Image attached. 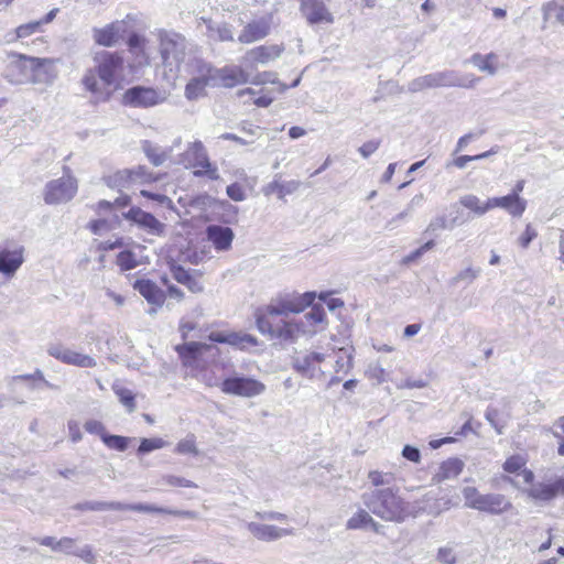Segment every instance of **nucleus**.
<instances>
[{
	"mask_svg": "<svg viewBox=\"0 0 564 564\" xmlns=\"http://www.w3.org/2000/svg\"><path fill=\"white\" fill-rule=\"evenodd\" d=\"M437 87H440L438 79H437V73H432V74H427V75L417 77L409 84V90H411L413 93L420 91V90H423L426 88H437Z\"/></svg>",
	"mask_w": 564,
	"mask_h": 564,
	"instance_id": "obj_47",
	"label": "nucleus"
},
{
	"mask_svg": "<svg viewBox=\"0 0 564 564\" xmlns=\"http://www.w3.org/2000/svg\"><path fill=\"white\" fill-rule=\"evenodd\" d=\"M123 216L150 235L162 236L164 234L165 225L158 220L152 214L139 207L130 208Z\"/></svg>",
	"mask_w": 564,
	"mask_h": 564,
	"instance_id": "obj_21",
	"label": "nucleus"
},
{
	"mask_svg": "<svg viewBox=\"0 0 564 564\" xmlns=\"http://www.w3.org/2000/svg\"><path fill=\"white\" fill-rule=\"evenodd\" d=\"M134 22L135 18L128 14L122 20L113 21L102 28H95L93 30V39L99 45L113 46L129 32Z\"/></svg>",
	"mask_w": 564,
	"mask_h": 564,
	"instance_id": "obj_13",
	"label": "nucleus"
},
{
	"mask_svg": "<svg viewBox=\"0 0 564 564\" xmlns=\"http://www.w3.org/2000/svg\"><path fill=\"white\" fill-rule=\"evenodd\" d=\"M462 206L473 212L476 216H482L492 209L491 197L482 202L478 196L468 194L460 197Z\"/></svg>",
	"mask_w": 564,
	"mask_h": 564,
	"instance_id": "obj_41",
	"label": "nucleus"
},
{
	"mask_svg": "<svg viewBox=\"0 0 564 564\" xmlns=\"http://www.w3.org/2000/svg\"><path fill=\"white\" fill-rule=\"evenodd\" d=\"M82 511H108V510H119L121 507V502L118 501H86L84 503H79L76 507Z\"/></svg>",
	"mask_w": 564,
	"mask_h": 564,
	"instance_id": "obj_48",
	"label": "nucleus"
},
{
	"mask_svg": "<svg viewBox=\"0 0 564 564\" xmlns=\"http://www.w3.org/2000/svg\"><path fill=\"white\" fill-rule=\"evenodd\" d=\"M284 47L282 45H260L249 50L243 56V62L250 65L267 64L278 58Z\"/></svg>",
	"mask_w": 564,
	"mask_h": 564,
	"instance_id": "obj_27",
	"label": "nucleus"
},
{
	"mask_svg": "<svg viewBox=\"0 0 564 564\" xmlns=\"http://www.w3.org/2000/svg\"><path fill=\"white\" fill-rule=\"evenodd\" d=\"M544 23H554L564 26V0H551L542 8Z\"/></svg>",
	"mask_w": 564,
	"mask_h": 564,
	"instance_id": "obj_38",
	"label": "nucleus"
},
{
	"mask_svg": "<svg viewBox=\"0 0 564 564\" xmlns=\"http://www.w3.org/2000/svg\"><path fill=\"white\" fill-rule=\"evenodd\" d=\"M267 386L254 377L237 372L223 380L221 392L228 395L252 399L262 395Z\"/></svg>",
	"mask_w": 564,
	"mask_h": 564,
	"instance_id": "obj_11",
	"label": "nucleus"
},
{
	"mask_svg": "<svg viewBox=\"0 0 564 564\" xmlns=\"http://www.w3.org/2000/svg\"><path fill=\"white\" fill-rule=\"evenodd\" d=\"M329 358L330 355L325 351L305 349L294 355L292 368L306 379L321 381L326 377Z\"/></svg>",
	"mask_w": 564,
	"mask_h": 564,
	"instance_id": "obj_6",
	"label": "nucleus"
},
{
	"mask_svg": "<svg viewBox=\"0 0 564 564\" xmlns=\"http://www.w3.org/2000/svg\"><path fill=\"white\" fill-rule=\"evenodd\" d=\"M174 163L183 165L185 169H194V175L196 176L206 175L210 180H218L219 177L217 167L210 163L204 144L198 140L188 143Z\"/></svg>",
	"mask_w": 564,
	"mask_h": 564,
	"instance_id": "obj_7",
	"label": "nucleus"
},
{
	"mask_svg": "<svg viewBox=\"0 0 564 564\" xmlns=\"http://www.w3.org/2000/svg\"><path fill=\"white\" fill-rule=\"evenodd\" d=\"M368 479L375 487H380L390 485L393 480V477L391 474L382 473L379 470H371L368 474Z\"/></svg>",
	"mask_w": 564,
	"mask_h": 564,
	"instance_id": "obj_58",
	"label": "nucleus"
},
{
	"mask_svg": "<svg viewBox=\"0 0 564 564\" xmlns=\"http://www.w3.org/2000/svg\"><path fill=\"white\" fill-rule=\"evenodd\" d=\"M208 338L212 341L228 344L240 349L258 345V339L254 336L239 332L215 330L210 332Z\"/></svg>",
	"mask_w": 564,
	"mask_h": 564,
	"instance_id": "obj_24",
	"label": "nucleus"
},
{
	"mask_svg": "<svg viewBox=\"0 0 564 564\" xmlns=\"http://www.w3.org/2000/svg\"><path fill=\"white\" fill-rule=\"evenodd\" d=\"M212 74L216 86L235 87L239 84L249 82V75L242 67L237 65H229L223 68H215L212 66Z\"/></svg>",
	"mask_w": 564,
	"mask_h": 564,
	"instance_id": "obj_20",
	"label": "nucleus"
},
{
	"mask_svg": "<svg viewBox=\"0 0 564 564\" xmlns=\"http://www.w3.org/2000/svg\"><path fill=\"white\" fill-rule=\"evenodd\" d=\"M172 276L178 282L187 286V289L193 293H200L204 290V286L199 279L189 274L183 267L177 265L175 263L171 264Z\"/></svg>",
	"mask_w": 564,
	"mask_h": 564,
	"instance_id": "obj_39",
	"label": "nucleus"
},
{
	"mask_svg": "<svg viewBox=\"0 0 564 564\" xmlns=\"http://www.w3.org/2000/svg\"><path fill=\"white\" fill-rule=\"evenodd\" d=\"M457 506L451 497H442L434 506L429 509V513L440 516L442 512L449 510Z\"/></svg>",
	"mask_w": 564,
	"mask_h": 564,
	"instance_id": "obj_59",
	"label": "nucleus"
},
{
	"mask_svg": "<svg viewBox=\"0 0 564 564\" xmlns=\"http://www.w3.org/2000/svg\"><path fill=\"white\" fill-rule=\"evenodd\" d=\"M166 100V94L153 87L134 86L127 89L122 96L126 106L148 108L160 105Z\"/></svg>",
	"mask_w": 564,
	"mask_h": 564,
	"instance_id": "obj_14",
	"label": "nucleus"
},
{
	"mask_svg": "<svg viewBox=\"0 0 564 564\" xmlns=\"http://www.w3.org/2000/svg\"><path fill=\"white\" fill-rule=\"evenodd\" d=\"M448 227L451 226L444 215L435 216L429 223L424 234L429 236H436L438 231L447 229Z\"/></svg>",
	"mask_w": 564,
	"mask_h": 564,
	"instance_id": "obj_54",
	"label": "nucleus"
},
{
	"mask_svg": "<svg viewBox=\"0 0 564 564\" xmlns=\"http://www.w3.org/2000/svg\"><path fill=\"white\" fill-rule=\"evenodd\" d=\"M96 210L100 217L88 224V228L95 235H104L119 225L120 218L116 214L111 203L101 200L97 204Z\"/></svg>",
	"mask_w": 564,
	"mask_h": 564,
	"instance_id": "obj_18",
	"label": "nucleus"
},
{
	"mask_svg": "<svg viewBox=\"0 0 564 564\" xmlns=\"http://www.w3.org/2000/svg\"><path fill=\"white\" fill-rule=\"evenodd\" d=\"M129 441L130 438L128 437H124V436H119V435H106L104 436V443L109 447V448H112V449H117V451H120V452H123L127 449L128 445H129Z\"/></svg>",
	"mask_w": 564,
	"mask_h": 564,
	"instance_id": "obj_56",
	"label": "nucleus"
},
{
	"mask_svg": "<svg viewBox=\"0 0 564 564\" xmlns=\"http://www.w3.org/2000/svg\"><path fill=\"white\" fill-rule=\"evenodd\" d=\"M204 22L206 24V35L213 40V41H219V42H226V41H232L234 34L230 29V25L227 23H216L212 20H205Z\"/></svg>",
	"mask_w": 564,
	"mask_h": 564,
	"instance_id": "obj_40",
	"label": "nucleus"
},
{
	"mask_svg": "<svg viewBox=\"0 0 564 564\" xmlns=\"http://www.w3.org/2000/svg\"><path fill=\"white\" fill-rule=\"evenodd\" d=\"M25 261V248L14 241L0 245V275L11 280Z\"/></svg>",
	"mask_w": 564,
	"mask_h": 564,
	"instance_id": "obj_12",
	"label": "nucleus"
},
{
	"mask_svg": "<svg viewBox=\"0 0 564 564\" xmlns=\"http://www.w3.org/2000/svg\"><path fill=\"white\" fill-rule=\"evenodd\" d=\"M133 289L137 290L149 304L154 305L155 307H161L165 301L164 291L151 280H137L133 283Z\"/></svg>",
	"mask_w": 564,
	"mask_h": 564,
	"instance_id": "obj_33",
	"label": "nucleus"
},
{
	"mask_svg": "<svg viewBox=\"0 0 564 564\" xmlns=\"http://www.w3.org/2000/svg\"><path fill=\"white\" fill-rule=\"evenodd\" d=\"M301 10L310 24L333 23L334 19L321 0H303Z\"/></svg>",
	"mask_w": 564,
	"mask_h": 564,
	"instance_id": "obj_25",
	"label": "nucleus"
},
{
	"mask_svg": "<svg viewBox=\"0 0 564 564\" xmlns=\"http://www.w3.org/2000/svg\"><path fill=\"white\" fill-rule=\"evenodd\" d=\"M206 236L217 251H228L235 237L231 228L219 225L208 226Z\"/></svg>",
	"mask_w": 564,
	"mask_h": 564,
	"instance_id": "obj_29",
	"label": "nucleus"
},
{
	"mask_svg": "<svg viewBox=\"0 0 564 564\" xmlns=\"http://www.w3.org/2000/svg\"><path fill=\"white\" fill-rule=\"evenodd\" d=\"M119 510H131V511H138V512H147V513H164V514H174V516H182L187 518H194L195 514L192 511H178V510H171L167 508L156 507L154 505H148V503H122Z\"/></svg>",
	"mask_w": 564,
	"mask_h": 564,
	"instance_id": "obj_37",
	"label": "nucleus"
},
{
	"mask_svg": "<svg viewBox=\"0 0 564 564\" xmlns=\"http://www.w3.org/2000/svg\"><path fill=\"white\" fill-rule=\"evenodd\" d=\"M186 66L191 79L185 86V97L188 100H197L206 96L207 87H215L212 65L202 59H193Z\"/></svg>",
	"mask_w": 564,
	"mask_h": 564,
	"instance_id": "obj_10",
	"label": "nucleus"
},
{
	"mask_svg": "<svg viewBox=\"0 0 564 564\" xmlns=\"http://www.w3.org/2000/svg\"><path fill=\"white\" fill-rule=\"evenodd\" d=\"M480 268L467 267L456 274L455 281L471 283L480 275Z\"/></svg>",
	"mask_w": 564,
	"mask_h": 564,
	"instance_id": "obj_61",
	"label": "nucleus"
},
{
	"mask_svg": "<svg viewBox=\"0 0 564 564\" xmlns=\"http://www.w3.org/2000/svg\"><path fill=\"white\" fill-rule=\"evenodd\" d=\"M328 325L325 310L322 305H314L307 313L299 318H291L289 343H295L301 336L313 337L326 329Z\"/></svg>",
	"mask_w": 564,
	"mask_h": 564,
	"instance_id": "obj_8",
	"label": "nucleus"
},
{
	"mask_svg": "<svg viewBox=\"0 0 564 564\" xmlns=\"http://www.w3.org/2000/svg\"><path fill=\"white\" fill-rule=\"evenodd\" d=\"M7 59L1 75L2 78L12 86L26 84H43L50 86L57 78L56 58L9 52Z\"/></svg>",
	"mask_w": 564,
	"mask_h": 564,
	"instance_id": "obj_2",
	"label": "nucleus"
},
{
	"mask_svg": "<svg viewBox=\"0 0 564 564\" xmlns=\"http://www.w3.org/2000/svg\"><path fill=\"white\" fill-rule=\"evenodd\" d=\"M116 177L120 185H143L155 182L156 176L153 175L145 166H137L131 170H123L116 174Z\"/></svg>",
	"mask_w": 564,
	"mask_h": 564,
	"instance_id": "obj_28",
	"label": "nucleus"
},
{
	"mask_svg": "<svg viewBox=\"0 0 564 564\" xmlns=\"http://www.w3.org/2000/svg\"><path fill=\"white\" fill-rule=\"evenodd\" d=\"M95 61L98 76L105 84L111 85L121 76L124 61L118 53L102 52Z\"/></svg>",
	"mask_w": 564,
	"mask_h": 564,
	"instance_id": "obj_16",
	"label": "nucleus"
},
{
	"mask_svg": "<svg viewBox=\"0 0 564 564\" xmlns=\"http://www.w3.org/2000/svg\"><path fill=\"white\" fill-rule=\"evenodd\" d=\"M43 29L40 25L39 21H31L24 24L19 25L14 29L13 33H10L8 36V42H14L18 40L26 39L35 33L42 32Z\"/></svg>",
	"mask_w": 564,
	"mask_h": 564,
	"instance_id": "obj_45",
	"label": "nucleus"
},
{
	"mask_svg": "<svg viewBox=\"0 0 564 564\" xmlns=\"http://www.w3.org/2000/svg\"><path fill=\"white\" fill-rule=\"evenodd\" d=\"M314 300L313 292H286L275 295L268 304L256 310L257 329L270 340L289 343L291 318L288 315L302 313Z\"/></svg>",
	"mask_w": 564,
	"mask_h": 564,
	"instance_id": "obj_1",
	"label": "nucleus"
},
{
	"mask_svg": "<svg viewBox=\"0 0 564 564\" xmlns=\"http://www.w3.org/2000/svg\"><path fill=\"white\" fill-rule=\"evenodd\" d=\"M19 381H42L47 388H53V386L45 380L43 371L40 369H36L33 373L18 375L9 378L10 383H15Z\"/></svg>",
	"mask_w": 564,
	"mask_h": 564,
	"instance_id": "obj_55",
	"label": "nucleus"
},
{
	"mask_svg": "<svg viewBox=\"0 0 564 564\" xmlns=\"http://www.w3.org/2000/svg\"><path fill=\"white\" fill-rule=\"evenodd\" d=\"M128 48L132 56L130 66L133 70L149 66L151 64V53L147 37L137 33L131 34L128 40Z\"/></svg>",
	"mask_w": 564,
	"mask_h": 564,
	"instance_id": "obj_19",
	"label": "nucleus"
},
{
	"mask_svg": "<svg viewBox=\"0 0 564 564\" xmlns=\"http://www.w3.org/2000/svg\"><path fill=\"white\" fill-rule=\"evenodd\" d=\"M536 236L535 229L531 225H527L524 231L518 238V243L521 248L527 249Z\"/></svg>",
	"mask_w": 564,
	"mask_h": 564,
	"instance_id": "obj_63",
	"label": "nucleus"
},
{
	"mask_svg": "<svg viewBox=\"0 0 564 564\" xmlns=\"http://www.w3.org/2000/svg\"><path fill=\"white\" fill-rule=\"evenodd\" d=\"M117 263L122 270H130L137 265L134 256L129 251H122L117 257Z\"/></svg>",
	"mask_w": 564,
	"mask_h": 564,
	"instance_id": "obj_62",
	"label": "nucleus"
},
{
	"mask_svg": "<svg viewBox=\"0 0 564 564\" xmlns=\"http://www.w3.org/2000/svg\"><path fill=\"white\" fill-rule=\"evenodd\" d=\"M182 143V138L177 137L173 140V143L170 148H161L160 145L144 140L142 141L141 148L148 158V160L154 165L160 166L164 164L167 160L171 159V154L175 148H178Z\"/></svg>",
	"mask_w": 564,
	"mask_h": 564,
	"instance_id": "obj_26",
	"label": "nucleus"
},
{
	"mask_svg": "<svg viewBox=\"0 0 564 564\" xmlns=\"http://www.w3.org/2000/svg\"><path fill=\"white\" fill-rule=\"evenodd\" d=\"M495 153H497V149L492 148L491 150L477 155H460L454 160V165L458 169H464L468 162L481 160Z\"/></svg>",
	"mask_w": 564,
	"mask_h": 564,
	"instance_id": "obj_57",
	"label": "nucleus"
},
{
	"mask_svg": "<svg viewBox=\"0 0 564 564\" xmlns=\"http://www.w3.org/2000/svg\"><path fill=\"white\" fill-rule=\"evenodd\" d=\"M527 457L521 454L512 455L503 463V470L509 474H514L522 477L524 484H531L533 480V473L527 467Z\"/></svg>",
	"mask_w": 564,
	"mask_h": 564,
	"instance_id": "obj_35",
	"label": "nucleus"
},
{
	"mask_svg": "<svg viewBox=\"0 0 564 564\" xmlns=\"http://www.w3.org/2000/svg\"><path fill=\"white\" fill-rule=\"evenodd\" d=\"M494 208H501L512 217H521L527 209V200L517 194H508L501 197H491Z\"/></svg>",
	"mask_w": 564,
	"mask_h": 564,
	"instance_id": "obj_30",
	"label": "nucleus"
},
{
	"mask_svg": "<svg viewBox=\"0 0 564 564\" xmlns=\"http://www.w3.org/2000/svg\"><path fill=\"white\" fill-rule=\"evenodd\" d=\"M247 530L260 541H275L284 536L293 535L292 528H279L272 524L251 521L247 523Z\"/></svg>",
	"mask_w": 564,
	"mask_h": 564,
	"instance_id": "obj_23",
	"label": "nucleus"
},
{
	"mask_svg": "<svg viewBox=\"0 0 564 564\" xmlns=\"http://www.w3.org/2000/svg\"><path fill=\"white\" fill-rule=\"evenodd\" d=\"M63 176L47 182L43 199L47 205H61L72 200L78 191V181L68 166L63 167Z\"/></svg>",
	"mask_w": 564,
	"mask_h": 564,
	"instance_id": "obj_9",
	"label": "nucleus"
},
{
	"mask_svg": "<svg viewBox=\"0 0 564 564\" xmlns=\"http://www.w3.org/2000/svg\"><path fill=\"white\" fill-rule=\"evenodd\" d=\"M162 481L169 486L173 487H184V488H196V484L192 480H188L184 477L175 476V475H165L162 477Z\"/></svg>",
	"mask_w": 564,
	"mask_h": 564,
	"instance_id": "obj_60",
	"label": "nucleus"
},
{
	"mask_svg": "<svg viewBox=\"0 0 564 564\" xmlns=\"http://www.w3.org/2000/svg\"><path fill=\"white\" fill-rule=\"evenodd\" d=\"M440 87L474 88L479 78L473 74L462 75L455 70L437 72Z\"/></svg>",
	"mask_w": 564,
	"mask_h": 564,
	"instance_id": "obj_31",
	"label": "nucleus"
},
{
	"mask_svg": "<svg viewBox=\"0 0 564 564\" xmlns=\"http://www.w3.org/2000/svg\"><path fill=\"white\" fill-rule=\"evenodd\" d=\"M272 17L264 15L252 20L245 25L238 36V41L243 44H250L264 39L271 31Z\"/></svg>",
	"mask_w": 564,
	"mask_h": 564,
	"instance_id": "obj_22",
	"label": "nucleus"
},
{
	"mask_svg": "<svg viewBox=\"0 0 564 564\" xmlns=\"http://www.w3.org/2000/svg\"><path fill=\"white\" fill-rule=\"evenodd\" d=\"M361 499L366 508L381 520L403 523L423 513L425 508L421 503L429 501L430 497L425 495L422 501L409 502L400 496L398 488L387 487L364 492Z\"/></svg>",
	"mask_w": 564,
	"mask_h": 564,
	"instance_id": "obj_3",
	"label": "nucleus"
},
{
	"mask_svg": "<svg viewBox=\"0 0 564 564\" xmlns=\"http://www.w3.org/2000/svg\"><path fill=\"white\" fill-rule=\"evenodd\" d=\"M561 482L538 484L529 490V496L535 500L549 501L553 499L560 490Z\"/></svg>",
	"mask_w": 564,
	"mask_h": 564,
	"instance_id": "obj_43",
	"label": "nucleus"
},
{
	"mask_svg": "<svg viewBox=\"0 0 564 564\" xmlns=\"http://www.w3.org/2000/svg\"><path fill=\"white\" fill-rule=\"evenodd\" d=\"M434 246H435L434 240L430 239L424 245H422L420 248L415 249L414 251H412L411 253L405 256L402 259V264L409 265V264L417 261L425 252H427L431 249H433Z\"/></svg>",
	"mask_w": 564,
	"mask_h": 564,
	"instance_id": "obj_53",
	"label": "nucleus"
},
{
	"mask_svg": "<svg viewBox=\"0 0 564 564\" xmlns=\"http://www.w3.org/2000/svg\"><path fill=\"white\" fill-rule=\"evenodd\" d=\"M366 376L376 384H381L388 380V372L379 362H371L366 369Z\"/></svg>",
	"mask_w": 564,
	"mask_h": 564,
	"instance_id": "obj_50",
	"label": "nucleus"
},
{
	"mask_svg": "<svg viewBox=\"0 0 564 564\" xmlns=\"http://www.w3.org/2000/svg\"><path fill=\"white\" fill-rule=\"evenodd\" d=\"M437 561L443 564H455L456 563V554L452 547L445 546L438 549L437 552Z\"/></svg>",
	"mask_w": 564,
	"mask_h": 564,
	"instance_id": "obj_64",
	"label": "nucleus"
},
{
	"mask_svg": "<svg viewBox=\"0 0 564 564\" xmlns=\"http://www.w3.org/2000/svg\"><path fill=\"white\" fill-rule=\"evenodd\" d=\"M167 445V442L160 437L142 438L138 448L139 454H148L150 452L161 449Z\"/></svg>",
	"mask_w": 564,
	"mask_h": 564,
	"instance_id": "obj_51",
	"label": "nucleus"
},
{
	"mask_svg": "<svg viewBox=\"0 0 564 564\" xmlns=\"http://www.w3.org/2000/svg\"><path fill=\"white\" fill-rule=\"evenodd\" d=\"M469 61L478 70L490 76L496 75L499 68V56L494 52L488 54L475 53Z\"/></svg>",
	"mask_w": 564,
	"mask_h": 564,
	"instance_id": "obj_36",
	"label": "nucleus"
},
{
	"mask_svg": "<svg viewBox=\"0 0 564 564\" xmlns=\"http://www.w3.org/2000/svg\"><path fill=\"white\" fill-rule=\"evenodd\" d=\"M47 354L56 360L79 368H94L97 361L90 355L75 350L59 343L51 344L47 347Z\"/></svg>",
	"mask_w": 564,
	"mask_h": 564,
	"instance_id": "obj_15",
	"label": "nucleus"
},
{
	"mask_svg": "<svg viewBox=\"0 0 564 564\" xmlns=\"http://www.w3.org/2000/svg\"><path fill=\"white\" fill-rule=\"evenodd\" d=\"M464 506L468 509L484 512L491 516H500L512 510L511 500L497 492L482 494L474 486H466L462 489Z\"/></svg>",
	"mask_w": 564,
	"mask_h": 564,
	"instance_id": "obj_5",
	"label": "nucleus"
},
{
	"mask_svg": "<svg viewBox=\"0 0 564 564\" xmlns=\"http://www.w3.org/2000/svg\"><path fill=\"white\" fill-rule=\"evenodd\" d=\"M372 522L371 514L365 509H358L346 523L348 530H359L368 528L369 523Z\"/></svg>",
	"mask_w": 564,
	"mask_h": 564,
	"instance_id": "obj_46",
	"label": "nucleus"
},
{
	"mask_svg": "<svg viewBox=\"0 0 564 564\" xmlns=\"http://www.w3.org/2000/svg\"><path fill=\"white\" fill-rule=\"evenodd\" d=\"M174 452L178 455H198V448L196 445V437L194 434H188L186 437L177 442Z\"/></svg>",
	"mask_w": 564,
	"mask_h": 564,
	"instance_id": "obj_49",
	"label": "nucleus"
},
{
	"mask_svg": "<svg viewBox=\"0 0 564 564\" xmlns=\"http://www.w3.org/2000/svg\"><path fill=\"white\" fill-rule=\"evenodd\" d=\"M213 347L210 345L197 341H191L176 347L182 362L185 367H194L198 359Z\"/></svg>",
	"mask_w": 564,
	"mask_h": 564,
	"instance_id": "obj_34",
	"label": "nucleus"
},
{
	"mask_svg": "<svg viewBox=\"0 0 564 564\" xmlns=\"http://www.w3.org/2000/svg\"><path fill=\"white\" fill-rule=\"evenodd\" d=\"M299 187H300V182H297V181H289V182L281 183L278 180H274V181L270 182L269 184H267L265 186H263L262 193L265 196H270V195L276 193L280 198H283L286 195L294 193Z\"/></svg>",
	"mask_w": 564,
	"mask_h": 564,
	"instance_id": "obj_42",
	"label": "nucleus"
},
{
	"mask_svg": "<svg viewBox=\"0 0 564 564\" xmlns=\"http://www.w3.org/2000/svg\"><path fill=\"white\" fill-rule=\"evenodd\" d=\"M153 35L159 44L163 77L167 83L173 84L186 61L185 39L176 32L164 29L156 30Z\"/></svg>",
	"mask_w": 564,
	"mask_h": 564,
	"instance_id": "obj_4",
	"label": "nucleus"
},
{
	"mask_svg": "<svg viewBox=\"0 0 564 564\" xmlns=\"http://www.w3.org/2000/svg\"><path fill=\"white\" fill-rule=\"evenodd\" d=\"M464 466V462L457 457H451L442 462L432 476V482L441 484L457 478L462 474Z\"/></svg>",
	"mask_w": 564,
	"mask_h": 564,
	"instance_id": "obj_32",
	"label": "nucleus"
},
{
	"mask_svg": "<svg viewBox=\"0 0 564 564\" xmlns=\"http://www.w3.org/2000/svg\"><path fill=\"white\" fill-rule=\"evenodd\" d=\"M487 421L494 426L498 434H501L505 427L506 421L501 417L500 412L495 406H488L486 414Z\"/></svg>",
	"mask_w": 564,
	"mask_h": 564,
	"instance_id": "obj_52",
	"label": "nucleus"
},
{
	"mask_svg": "<svg viewBox=\"0 0 564 564\" xmlns=\"http://www.w3.org/2000/svg\"><path fill=\"white\" fill-rule=\"evenodd\" d=\"M37 542L54 552L75 555L87 562L93 558L91 550L88 546L78 547L76 541L72 538L56 539L53 536H44L39 539Z\"/></svg>",
	"mask_w": 564,
	"mask_h": 564,
	"instance_id": "obj_17",
	"label": "nucleus"
},
{
	"mask_svg": "<svg viewBox=\"0 0 564 564\" xmlns=\"http://www.w3.org/2000/svg\"><path fill=\"white\" fill-rule=\"evenodd\" d=\"M111 388L127 411L130 413L133 412L137 408L134 393L124 387L120 381H115Z\"/></svg>",
	"mask_w": 564,
	"mask_h": 564,
	"instance_id": "obj_44",
	"label": "nucleus"
}]
</instances>
